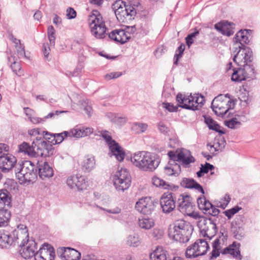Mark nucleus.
I'll use <instances>...</instances> for the list:
<instances>
[{"mask_svg": "<svg viewBox=\"0 0 260 260\" xmlns=\"http://www.w3.org/2000/svg\"><path fill=\"white\" fill-rule=\"evenodd\" d=\"M0 203L4 204L9 208L12 206L11 194L5 189H0Z\"/></svg>", "mask_w": 260, "mask_h": 260, "instance_id": "30", "label": "nucleus"}, {"mask_svg": "<svg viewBox=\"0 0 260 260\" xmlns=\"http://www.w3.org/2000/svg\"><path fill=\"white\" fill-rule=\"evenodd\" d=\"M197 204L199 209L202 211L204 214H206L207 211H208L209 207L212 206V203L206 199L204 194H202L198 197Z\"/></svg>", "mask_w": 260, "mask_h": 260, "instance_id": "27", "label": "nucleus"}, {"mask_svg": "<svg viewBox=\"0 0 260 260\" xmlns=\"http://www.w3.org/2000/svg\"><path fill=\"white\" fill-rule=\"evenodd\" d=\"M167 154L169 160H173V163L175 161L181 162L183 167L185 168H189L191 163L196 161V159L191 155L190 151L183 148L177 149L175 152L170 150Z\"/></svg>", "mask_w": 260, "mask_h": 260, "instance_id": "5", "label": "nucleus"}, {"mask_svg": "<svg viewBox=\"0 0 260 260\" xmlns=\"http://www.w3.org/2000/svg\"><path fill=\"white\" fill-rule=\"evenodd\" d=\"M4 188L6 190L10 192L12 190H15L17 188V183L13 179L7 178L4 183Z\"/></svg>", "mask_w": 260, "mask_h": 260, "instance_id": "42", "label": "nucleus"}, {"mask_svg": "<svg viewBox=\"0 0 260 260\" xmlns=\"http://www.w3.org/2000/svg\"><path fill=\"white\" fill-rule=\"evenodd\" d=\"M192 200L190 194H181L178 200V210L182 213H185L188 208L192 206Z\"/></svg>", "mask_w": 260, "mask_h": 260, "instance_id": "24", "label": "nucleus"}, {"mask_svg": "<svg viewBox=\"0 0 260 260\" xmlns=\"http://www.w3.org/2000/svg\"><path fill=\"white\" fill-rule=\"evenodd\" d=\"M25 239H26V246L24 248L21 252L19 250L21 256L24 259H29L32 258L36 252H37L38 248V244L35 239L31 238L29 239L28 234L26 235Z\"/></svg>", "mask_w": 260, "mask_h": 260, "instance_id": "15", "label": "nucleus"}, {"mask_svg": "<svg viewBox=\"0 0 260 260\" xmlns=\"http://www.w3.org/2000/svg\"><path fill=\"white\" fill-rule=\"evenodd\" d=\"M42 51L43 52L45 58L48 59V56L50 53V48L48 43L43 44Z\"/></svg>", "mask_w": 260, "mask_h": 260, "instance_id": "63", "label": "nucleus"}, {"mask_svg": "<svg viewBox=\"0 0 260 260\" xmlns=\"http://www.w3.org/2000/svg\"><path fill=\"white\" fill-rule=\"evenodd\" d=\"M239 243L236 241H234L231 244L222 249V254L226 255L229 254L233 256L237 250L238 244Z\"/></svg>", "mask_w": 260, "mask_h": 260, "instance_id": "41", "label": "nucleus"}, {"mask_svg": "<svg viewBox=\"0 0 260 260\" xmlns=\"http://www.w3.org/2000/svg\"><path fill=\"white\" fill-rule=\"evenodd\" d=\"M49 134L52 133L44 131L41 133V136H37L34 139V144L37 147V152L41 154V157H49L54 154L55 148L51 143V137Z\"/></svg>", "mask_w": 260, "mask_h": 260, "instance_id": "4", "label": "nucleus"}, {"mask_svg": "<svg viewBox=\"0 0 260 260\" xmlns=\"http://www.w3.org/2000/svg\"><path fill=\"white\" fill-rule=\"evenodd\" d=\"M126 3V2L122 0H116L112 4L111 8L114 11V13L116 14V11L119 10V8H121L122 6H125Z\"/></svg>", "mask_w": 260, "mask_h": 260, "instance_id": "54", "label": "nucleus"}, {"mask_svg": "<svg viewBox=\"0 0 260 260\" xmlns=\"http://www.w3.org/2000/svg\"><path fill=\"white\" fill-rule=\"evenodd\" d=\"M37 175L42 180L49 178L54 175L53 168L49 166L48 161L46 160L43 162L42 161L38 160L37 162Z\"/></svg>", "mask_w": 260, "mask_h": 260, "instance_id": "17", "label": "nucleus"}, {"mask_svg": "<svg viewBox=\"0 0 260 260\" xmlns=\"http://www.w3.org/2000/svg\"><path fill=\"white\" fill-rule=\"evenodd\" d=\"M203 117L204 119V123L210 130L218 133L219 136H222L226 133V130L222 127L210 116L204 114L203 115Z\"/></svg>", "mask_w": 260, "mask_h": 260, "instance_id": "19", "label": "nucleus"}, {"mask_svg": "<svg viewBox=\"0 0 260 260\" xmlns=\"http://www.w3.org/2000/svg\"><path fill=\"white\" fill-rule=\"evenodd\" d=\"M224 124L229 128L235 129L240 127L241 122L238 121L236 117H233L229 120H225Z\"/></svg>", "mask_w": 260, "mask_h": 260, "instance_id": "40", "label": "nucleus"}, {"mask_svg": "<svg viewBox=\"0 0 260 260\" xmlns=\"http://www.w3.org/2000/svg\"><path fill=\"white\" fill-rule=\"evenodd\" d=\"M139 224L142 229L149 230L154 225V220L152 218L144 217L139 219Z\"/></svg>", "mask_w": 260, "mask_h": 260, "instance_id": "36", "label": "nucleus"}, {"mask_svg": "<svg viewBox=\"0 0 260 260\" xmlns=\"http://www.w3.org/2000/svg\"><path fill=\"white\" fill-rule=\"evenodd\" d=\"M188 100H189L188 93L183 94L179 92L176 96V101L180 108L193 111L199 110V106H194V104L189 105L185 103V102H188Z\"/></svg>", "mask_w": 260, "mask_h": 260, "instance_id": "23", "label": "nucleus"}, {"mask_svg": "<svg viewBox=\"0 0 260 260\" xmlns=\"http://www.w3.org/2000/svg\"><path fill=\"white\" fill-rule=\"evenodd\" d=\"M95 165L94 157L92 156L87 158L83 161L81 165V169L84 172L89 173L94 168Z\"/></svg>", "mask_w": 260, "mask_h": 260, "instance_id": "33", "label": "nucleus"}, {"mask_svg": "<svg viewBox=\"0 0 260 260\" xmlns=\"http://www.w3.org/2000/svg\"><path fill=\"white\" fill-rule=\"evenodd\" d=\"M66 12V15L68 19H74L77 16L76 11L72 7H69L67 8Z\"/></svg>", "mask_w": 260, "mask_h": 260, "instance_id": "60", "label": "nucleus"}, {"mask_svg": "<svg viewBox=\"0 0 260 260\" xmlns=\"http://www.w3.org/2000/svg\"><path fill=\"white\" fill-rule=\"evenodd\" d=\"M157 127L159 132L164 135H168L170 131V128L167 126L166 124L162 121H159L157 123Z\"/></svg>", "mask_w": 260, "mask_h": 260, "instance_id": "51", "label": "nucleus"}, {"mask_svg": "<svg viewBox=\"0 0 260 260\" xmlns=\"http://www.w3.org/2000/svg\"><path fill=\"white\" fill-rule=\"evenodd\" d=\"M50 136L53 138L51 140V143L53 145L60 144L65 139L69 137H71L70 132L63 131L60 133H53V134H49Z\"/></svg>", "mask_w": 260, "mask_h": 260, "instance_id": "28", "label": "nucleus"}, {"mask_svg": "<svg viewBox=\"0 0 260 260\" xmlns=\"http://www.w3.org/2000/svg\"><path fill=\"white\" fill-rule=\"evenodd\" d=\"M222 254V250L220 249H216L215 248H212V251L210 253L209 259H214L220 255V254Z\"/></svg>", "mask_w": 260, "mask_h": 260, "instance_id": "61", "label": "nucleus"}, {"mask_svg": "<svg viewBox=\"0 0 260 260\" xmlns=\"http://www.w3.org/2000/svg\"><path fill=\"white\" fill-rule=\"evenodd\" d=\"M220 212V211L219 209L217 208V207H216V205H214L212 204V206L211 207H209V210L208 211H207L206 214H204L205 215V216L206 217H216V218H218L219 220H221L222 222H224V223L226 222V219L222 215H219V213Z\"/></svg>", "mask_w": 260, "mask_h": 260, "instance_id": "32", "label": "nucleus"}, {"mask_svg": "<svg viewBox=\"0 0 260 260\" xmlns=\"http://www.w3.org/2000/svg\"><path fill=\"white\" fill-rule=\"evenodd\" d=\"M99 133H100V136L103 138L108 146L116 142L109 134V132L108 131L102 130L99 131Z\"/></svg>", "mask_w": 260, "mask_h": 260, "instance_id": "46", "label": "nucleus"}, {"mask_svg": "<svg viewBox=\"0 0 260 260\" xmlns=\"http://www.w3.org/2000/svg\"><path fill=\"white\" fill-rule=\"evenodd\" d=\"M122 75V73L120 72H112L109 74H106L104 76V79L107 81H109L111 79H116L120 77Z\"/></svg>", "mask_w": 260, "mask_h": 260, "instance_id": "57", "label": "nucleus"}, {"mask_svg": "<svg viewBox=\"0 0 260 260\" xmlns=\"http://www.w3.org/2000/svg\"><path fill=\"white\" fill-rule=\"evenodd\" d=\"M201 221H198L197 223V226L199 228L200 232L202 234V236L204 237H208L207 232L209 230V227L208 224H209V220H206V223L205 224V226L201 228L200 225H199V223Z\"/></svg>", "mask_w": 260, "mask_h": 260, "instance_id": "55", "label": "nucleus"}, {"mask_svg": "<svg viewBox=\"0 0 260 260\" xmlns=\"http://www.w3.org/2000/svg\"><path fill=\"white\" fill-rule=\"evenodd\" d=\"M69 247H59L56 250V253L62 260H66Z\"/></svg>", "mask_w": 260, "mask_h": 260, "instance_id": "53", "label": "nucleus"}, {"mask_svg": "<svg viewBox=\"0 0 260 260\" xmlns=\"http://www.w3.org/2000/svg\"><path fill=\"white\" fill-rule=\"evenodd\" d=\"M131 160L134 165L144 171H154L160 162L159 156L155 153L145 151L136 153Z\"/></svg>", "mask_w": 260, "mask_h": 260, "instance_id": "2", "label": "nucleus"}, {"mask_svg": "<svg viewBox=\"0 0 260 260\" xmlns=\"http://www.w3.org/2000/svg\"><path fill=\"white\" fill-rule=\"evenodd\" d=\"M253 30L249 29H241L235 35L233 38L234 44H240L245 45H250V40L252 38Z\"/></svg>", "mask_w": 260, "mask_h": 260, "instance_id": "14", "label": "nucleus"}, {"mask_svg": "<svg viewBox=\"0 0 260 260\" xmlns=\"http://www.w3.org/2000/svg\"><path fill=\"white\" fill-rule=\"evenodd\" d=\"M18 231L11 228L9 230L0 231V248L9 249L18 243Z\"/></svg>", "mask_w": 260, "mask_h": 260, "instance_id": "6", "label": "nucleus"}, {"mask_svg": "<svg viewBox=\"0 0 260 260\" xmlns=\"http://www.w3.org/2000/svg\"><path fill=\"white\" fill-rule=\"evenodd\" d=\"M158 204L157 200L150 197H142L136 203L135 209L145 216L150 215Z\"/></svg>", "mask_w": 260, "mask_h": 260, "instance_id": "8", "label": "nucleus"}, {"mask_svg": "<svg viewBox=\"0 0 260 260\" xmlns=\"http://www.w3.org/2000/svg\"><path fill=\"white\" fill-rule=\"evenodd\" d=\"M208 172L209 169H208V167L206 166L205 162L204 165H201L200 170L196 173V174L198 178H201L205 174H207Z\"/></svg>", "mask_w": 260, "mask_h": 260, "instance_id": "59", "label": "nucleus"}, {"mask_svg": "<svg viewBox=\"0 0 260 260\" xmlns=\"http://www.w3.org/2000/svg\"><path fill=\"white\" fill-rule=\"evenodd\" d=\"M198 244L197 242H194V243L189 245L186 250L185 255L187 258H196L199 257V256H202L205 255L207 251L210 249V247L208 245L207 248L206 250L202 252V253H198L196 250V246Z\"/></svg>", "mask_w": 260, "mask_h": 260, "instance_id": "25", "label": "nucleus"}, {"mask_svg": "<svg viewBox=\"0 0 260 260\" xmlns=\"http://www.w3.org/2000/svg\"><path fill=\"white\" fill-rule=\"evenodd\" d=\"M194 95H195L194 103L197 104L196 106H199V109L200 108H201L205 103V98L203 95L199 93H195Z\"/></svg>", "mask_w": 260, "mask_h": 260, "instance_id": "52", "label": "nucleus"}, {"mask_svg": "<svg viewBox=\"0 0 260 260\" xmlns=\"http://www.w3.org/2000/svg\"><path fill=\"white\" fill-rule=\"evenodd\" d=\"M19 171L15 172L16 176L19 180L20 184H25L26 182H30L31 178L37 177V166L32 165L31 167L20 165Z\"/></svg>", "mask_w": 260, "mask_h": 260, "instance_id": "10", "label": "nucleus"}, {"mask_svg": "<svg viewBox=\"0 0 260 260\" xmlns=\"http://www.w3.org/2000/svg\"><path fill=\"white\" fill-rule=\"evenodd\" d=\"M126 243L129 247H138L141 244L139 235L136 234L129 235L127 237Z\"/></svg>", "mask_w": 260, "mask_h": 260, "instance_id": "39", "label": "nucleus"}, {"mask_svg": "<svg viewBox=\"0 0 260 260\" xmlns=\"http://www.w3.org/2000/svg\"><path fill=\"white\" fill-rule=\"evenodd\" d=\"M11 217V212L8 209L2 208L0 209V227L5 226Z\"/></svg>", "mask_w": 260, "mask_h": 260, "instance_id": "31", "label": "nucleus"}, {"mask_svg": "<svg viewBox=\"0 0 260 260\" xmlns=\"http://www.w3.org/2000/svg\"><path fill=\"white\" fill-rule=\"evenodd\" d=\"M162 107L169 112H176L178 111L179 107L177 104L174 106L173 104L167 102H164L162 103Z\"/></svg>", "mask_w": 260, "mask_h": 260, "instance_id": "50", "label": "nucleus"}, {"mask_svg": "<svg viewBox=\"0 0 260 260\" xmlns=\"http://www.w3.org/2000/svg\"><path fill=\"white\" fill-rule=\"evenodd\" d=\"M81 257V253L75 248L69 247L66 260H79Z\"/></svg>", "mask_w": 260, "mask_h": 260, "instance_id": "37", "label": "nucleus"}, {"mask_svg": "<svg viewBox=\"0 0 260 260\" xmlns=\"http://www.w3.org/2000/svg\"><path fill=\"white\" fill-rule=\"evenodd\" d=\"M16 162V158L11 154L3 153L0 156V169L3 173L9 172Z\"/></svg>", "mask_w": 260, "mask_h": 260, "instance_id": "16", "label": "nucleus"}, {"mask_svg": "<svg viewBox=\"0 0 260 260\" xmlns=\"http://www.w3.org/2000/svg\"><path fill=\"white\" fill-rule=\"evenodd\" d=\"M71 137L80 138L85 137L84 127L72 129L70 131Z\"/></svg>", "mask_w": 260, "mask_h": 260, "instance_id": "47", "label": "nucleus"}, {"mask_svg": "<svg viewBox=\"0 0 260 260\" xmlns=\"http://www.w3.org/2000/svg\"><path fill=\"white\" fill-rule=\"evenodd\" d=\"M193 230V226L190 222L178 219L174 223L173 229L169 228L168 236L176 241L184 243L189 241Z\"/></svg>", "mask_w": 260, "mask_h": 260, "instance_id": "3", "label": "nucleus"}, {"mask_svg": "<svg viewBox=\"0 0 260 260\" xmlns=\"http://www.w3.org/2000/svg\"><path fill=\"white\" fill-rule=\"evenodd\" d=\"M173 90H174V88H172L169 84L165 85L163 88L162 96L166 99L169 98Z\"/></svg>", "mask_w": 260, "mask_h": 260, "instance_id": "56", "label": "nucleus"}, {"mask_svg": "<svg viewBox=\"0 0 260 260\" xmlns=\"http://www.w3.org/2000/svg\"><path fill=\"white\" fill-rule=\"evenodd\" d=\"M237 102L236 99H230L226 103L227 109L224 111L226 114L230 110L234 109Z\"/></svg>", "mask_w": 260, "mask_h": 260, "instance_id": "58", "label": "nucleus"}, {"mask_svg": "<svg viewBox=\"0 0 260 260\" xmlns=\"http://www.w3.org/2000/svg\"><path fill=\"white\" fill-rule=\"evenodd\" d=\"M185 48V46L184 44L181 43L176 50L173 58V66L172 67V69L174 68V66L178 65L179 60L182 57L184 54Z\"/></svg>", "mask_w": 260, "mask_h": 260, "instance_id": "35", "label": "nucleus"}, {"mask_svg": "<svg viewBox=\"0 0 260 260\" xmlns=\"http://www.w3.org/2000/svg\"><path fill=\"white\" fill-rule=\"evenodd\" d=\"M148 128V124L144 123L135 122L132 123L131 129L136 134L145 132Z\"/></svg>", "mask_w": 260, "mask_h": 260, "instance_id": "38", "label": "nucleus"}, {"mask_svg": "<svg viewBox=\"0 0 260 260\" xmlns=\"http://www.w3.org/2000/svg\"><path fill=\"white\" fill-rule=\"evenodd\" d=\"M95 53H98L100 56L104 57L107 59L109 60H114L118 57V56H112L108 54H107L104 51L95 52Z\"/></svg>", "mask_w": 260, "mask_h": 260, "instance_id": "64", "label": "nucleus"}, {"mask_svg": "<svg viewBox=\"0 0 260 260\" xmlns=\"http://www.w3.org/2000/svg\"><path fill=\"white\" fill-rule=\"evenodd\" d=\"M108 37L111 40L121 45L124 44L131 39V36L127 35L124 29H114L108 34Z\"/></svg>", "mask_w": 260, "mask_h": 260, "instance_id": "18", "label": "nucleus"}, {"mask_svg": "<svg viewBox=\"0 0 260 260\" xmlns=\"http://www.w3.org/2000/svg\"><path fill=\"white\" fill-rule=\"evenodd\" d=\"M47 36L51 46H54L55 43V30L52 25H50L47 28Z\"/></svg>", "mask_w": 260, "mask_h": 260, "instance_id": "48", "label": "nucleus"}, {"mask_svg": "<svg viewBox=\"0 0 260 260\" xmlns=\"http://www.w3.org/2000/svg\"><path fill=\"white\" fill-rule=\"evenodd\" d=\"M89 26L92 34L97 39H102L105 37V34L108 28L103 20L102 15L101 18L96 16L94 19L89 22Z\"/></svg>", "mask_w": 260, "mask_h": 260, "instance_id": "9", "label": "nucleus"}, {"mask_svg": "<svg viewBox=\"0 0 260 260\" xmlns=\"http://www.w3.org/2000/svg\"><path fill=\"white\" fill-rule=\"evenodd\" d=\"M168 252L161 246H158L153 252L149 253L151 260H167Z\"/></svg>", "mask_w": 260, "mask_h": 260, "instance_id": "26", "label": "nucleus"}, {"mask_svg": "<svg viewBox=\"0 0 260 260\" xmlns=\"http://www.w3.org/2000/svg\"><path fill=\"white\" fill-rule=\"evenodd\" d=\"M233 61L238 66L233 69L231 80L235 82L247 81L243 85L244 90L247 93L250 91L248 82L256 79L257 74L253 61L254 54L252 49L245 45L241 44L235 48Z\"/></svg>", "mask_w": 260, "mask_h": 260, "instance_id": "1", "label": "nucleus"}, {"mask_svg": "<svg viewBox=\"0 0 260 260\" xmlns=\"http://www.w3.org/2000/svg\"><path fill=\"white\" fill-rule=\"evenodd\" d=\"M242 207L236 205L231 209L225 210L223 212V214L227 217L228 219H231L233 217L242 209Z\"/></svg>", "mask_w": 260, "mask_h": 260, "instance_id": "44", "label": "nucleus"}, {"mask_svg": "<svg viewBox=\"0 0 260 260\" xmlns=\"http://www.w3.org/2000/svg\"><path fill=\"white\" fill-rule=\"evenodd\" d=\"M160 205L164 213L169 214L175 208L176 199L174 193L168 191L164 193L160 198Z\"/></svg>", "mask_w": 260, "mask_h": 260, "instance_id": "11", "label": "nucleus"}, {"mask_svg": "<svg viewBox=\"0 0 260 260\" xmlns=\"http://www.w3.org/2000/svg\"><path fill=\"white\" fill-rule=\"evenodd\" d=\"M187 215L189 216H190L195 219H199V221L202 220V221L204 219H206V218H207V217L205 216V215H201L200 214L199 212H195V211H192V212L187 214Z\"/></svg>", "mask_w": 260, "mask_h": 260, "instance_id": "62", "label": "nucleus"}, {"mask_svg": "<svg viewBox=\"0 0 260 260\" xmlns=\"http://www.w3.org/2000/svg\"><path fill=\"white\" fill-rule=\"evenodd\" d=\"M231 228L232 229V232L233 237L238 240H241L244 236V228L242 225H240L239 222H236V225L234 224V221H232L231 223Z\"/></svg>", "mask_w": 260, "mask_h": 260, "instance_id": "29", "label": "nucleus"}, {"mask_svg": "<svg viewBox=\"0 0 260 260\" xmlns=\"http://www.w3.org/2000/svg\"><path fill=\"white\" fill-rule=\"evenodd\" d=\"M114 185L119 190L124 191L131 184V176L127 169L121 168L113 177Z\"/></svg>", "mask_w": 260, "mask_h": 260, "instance_id": "7", "label": "nucleus"}, {"mask_svg": "<svg viewBox=\"0 0 260 260\" xmlns=\"http://www.w3.org/2000/svg\"><path fill=\"white\" fill-rule=\"evenodd\" d=\"M18 152H23L24 154L32 157H41V154L37 152V145L34 144V140L31 145L27 142H22L18 146Z\"/></svg>", "mask_w": 260, "mask_h": 260, "instance_id": "21", "label": "nucleus"}, {"mask_svg": "<svg viewBox=\"0 0 260 260\" xmlns=\"http://www.w3.org/2000/svg\"><path fill=\"white\" fill-rule=\"evenodd\" d=\"M152 184L157 187H161L164 189L168 188L167 186H169L167 182L156 176H154L152 178Z\"/></svg>", "mask_w": 260, "mask_h": 260, "instance_id": "49", "label": "nucleus"}, {"mask_svg": "<svg viewBox=\"0 0 260 260\" xmlns=\"http://www.w3.org/2000/svg\"><path fill=\"white\" fill-rule=\"evenodd\" d=\"M207 219L209 220V224L213 225L212 229L214 231V235H216L218 232V228L216 223V218L207 217V218H206V219H204L202 221L201 220L199 223V225H200L201 228L204 226Z\"/></svg>", "mask_w": 260, "mask_h": 260, "instance_id": "43", "label": "nucleus"}, {"mask_svg": "<svg viewBox=\"0 0 260 260\" xmlns=\"http://www.w3.org/2000/svg\"><path fill=\"white\" fill-rule=\"evenodd\" d=\"M108 147L110 150L109 153L110 156H114L119 162L123 161L125 156V152L118 142L116 141Z\"/></svg>", "mask_w": 260, "mask_h": 260, "instance_id": "22", "label": "nucleus"}, {"mask_svg": "<svg viewBox=\"0 0 260 260\" xmlns=\"http://www.w3.org/2000/svg\"><path fill=\"white\" fill-rule=\"evenodd\" d=\"M195 242H197L198 244L196 246V250L198 253H202V252L206 250L208 245L210 247L208 243L206 241L205 239H199L196 240Z\"/></svg>", "mask_w": 260, "mask_h": 260, "instance_id": "45", "label": "nucleus"}, {"mask_svg": "<svg viewBox=\"0 0 260 260\" xmlns=\"http://www.w3.org/2000/svg\"><path fill=\"white\" fill-rule=\"evenodd\" d=\"M67 184L71 189H76L78 191L86 189L88 186L86 177L80 174L69 176Z\"/></svg>", "mask_w": 260, "mask_h": 260, "instance_id": "12", "label": "nucleus"}, {"mask_svg": "<svg viewBox=\"0 0 260 260\" xmlns=\"http://www.w3.org/2000/svg\"><path fill=\"white\" fill-rule=\"evenodd\" d=\"M214 28L221 34L231 37L234 34L235 24L226 20H222L214 25Z\"/></svg>", "mask_w": 260, "mask_h": 260, "instance_id": "13", "label": "nucleus"}, {"mask_svg": "<svg viewBox=\"0 0 260 260\" xmlns=\"http://www.w3.org/2000/svg\"><path fill=\"white\" fill-rule=\"evenodd\" d=\"M136 5H135L132 6V4H129V3H126L125 6L123 7V8H124V14H123L122 21H123L124 19H126L128 17H129V19H131L132 17H133V19L134 18V17L137 14L136 10L134 7Z\"/></svg>", "mask_w": 260, "mask_h": 260, "instance_id": "34", "label": "nucleus"}, {"mask_svg": "<svg viewBox=\"0 0 260 260\" xmlns=\"http://www.w3.org/2000/svg\"><path fill=\"white\" fill-rule=\"evenodd\" d=\"M180 185L183 188L190 189H195L198 190L202 194L205 193V190L204 189L203 186L193 178L184 177L182 178L181 181L180 182Z\"/></svg>", "mask_w": 260, "mask_h": 260, "instance_id": "20", "label": "nucleus"}]
</instances>
